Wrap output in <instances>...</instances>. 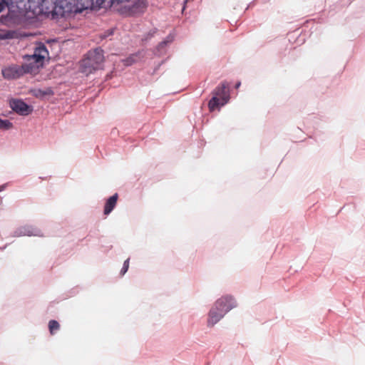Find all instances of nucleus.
I'll return each instance as SVG.
<instances>
[{
    "label": "nucleus",
    "instance_id": "1",
    "mask_svg": "<svg viewBox=\"0 0 365 365\" xmlns=\"http://www.w3.org/2000/svg\"><path fill=\"white\" fill-rule=\"evenodd\" d=\"M51 4L52 10L48 11V7H46L45 12H51L53 16L65 17L70 14H79L84 11L78 0H58L56 2L51 1Z\"/></svg>",
    "mask_w": 365,
    "mask_h": 365
},
{
    "label": "nucleus",
    "instance_id": "2",
    "mask_svg": "<svg viewBox=\"0 0 365 365\" xmlns=\"http://www.w3.org/2000/svg\"><path fill=\"white\" fill-rule=\"evenodd\" d=\"M103 61V50L101 48L98 47L89 51L86 54V58L82 61V71L87 73H92L101 68Z\"/></svg>",
    "mask_w": 365,
    "mask_h": 365
},
{
    "label": "nucleus",
    "instance_id": "3",
    "mask_svg": "<svg viewBox=\"0 0 365 365\" xmlns=\"http://www.w3.org/2000/svg\"><path fill=\"white\" fill-rule=\"evenodd\" d=\"M217 307L225 314L238 305L236 299L230 294H225L215 301Z\"/></svg>",
    "mask_w": 365,
    "mask_h": 365
},
{
    "label": "nucleus",
    "instance_id": "4",
    "mask_svg": "<svg viewBox=\"0 0 365 365\" xmlns=\"http://www.w3.org/2000/svg\"><path fill=\"white\" fill-rule=\"evenodd\" d=\"M10 108L17 114L20 115H28L33 109L21 99H11L9 101Z\"/></svg>",
    "mask_w": 365,
    "mask_h": 365
},
{
    "label": "nucleus",
    "instance_id": "5",
    "mask_svg": "<svg viewBox=\"0 0 365 365\" xmlns=\"http://www.w3.org/2000/svg\"><path fill=\"white\" fill-rule=\"evenodd\" d=\"M225 314L219 309L216 302L214 303L207 314V327H213L217 324L224 317Z\"/></svg>",
    "mask_w": 365,
    "mask_h": 365
},
{
    "label": "nucleus",
    "instance_id": "6",
    "mask_svg": "<svg viewBox=\"0 0 365 365\" xmlns=\"http://www.w3.org/2000/svg\"><path fill=\"white\" fill-rule=\"evenodd\" d=\"M41 231L32 225H24L17 227L12 233L14 237L22 236H42Z\"/></svg>",
    "mask_w": 365,
    "mask_h": 365
},
{
    "label": "nucleus",
    "instance_id": "7",
    "mask_svg": "<svg viewBox=\"0 0 365 365\" xmlns=\"http://www.w3.org/2000/svg\"><path fill=\"white\" fill-rule=\"evenodd\" d=\"M7 8L9 11H14L15 8H17L19 10H30L31 6L29 5L27 6L26 3H24L23 1L20 2H17L15 4L14 0H0V14Z\"/></svg>",
    "mask_w": 365,
    "mask_h": 365
},
{
    "label": "nucleus",
    "instance_id": "8",
    "mask_svg": "<svg viewBox=\"0 0 365 365\" xmlns=\"http://www.w3.org/2000/svg\"><path fill=\"white\" fill-rule=\"evenodd\" d=\"M228 83L225 81L221 83L220 86L216 87V88L213 91L212 93L214 96L221 99V106H225L227 104L230 100V93L227 90Z\"/></svg>",
    "mask_w": 365,
    "mask_h": 365
},
{
    "label": "nucleus",
    "instance_id": "9",
    "mask_svg": "<svg viewBox=\"0 0 365 365\" xmlns=\"http://www.w3.org/2000/svg\"><path fill=\"white\" fill-rule=\"evenodd\" d=\"M2 74L5 78L16 79L25 74L21 66L12 65L2 70Z\"/></svg>",
    "mask_w": 365,
    "mask_h": 365
},
{
    "label": "nucleus",
    "instance_id": "10",
    "mask_svg": "<svg viewBox=\"0 0 365 365\" xmlns=\"http://www.w3.org/2000/svg\"><path fill=\"white\" fill-rule=\"evenodd\" d=\"M106 0H78L83 9H98L103 6Z\"/></svg>",
    "mask_w": 365,
    "mask_h": 365
},
{
    "label": "nucleus",
    "instance_id": "11",
    "mask_svg": "<svg viewBox=\"0 0 365 365\" xmlns=\"http://www.w3.org/2000/svg\"><path fill=\"white\" fill-rule=\"evenodd\" d=\"M118 195L117 193L110 196L106 202L103 212L106 215H109L115 208Z\"/></svg>",
    "mask_w": 365,
    "mask_h": 365
},
{
    "label": "nucleus",
    "instance_id": "12",
    "mask_svg": "<svg viewBox=\"0 0 365 365\" xmlns=\"http://www.w3.org/2000/svg\"><path fill=\"white\" fill-rule=\"evenodd\" d=\"M23 71H25V74L26 73H38L39 66L34 63V62L31 61H26L24 63L21 65Z\"/></svg>",
    "mask_w": 365,
    "mask_h": 365
},
{
    "label": "nucleus",
    "instance_id": "13",
    "mask_svg": "<svg viewBox=\"0 0 365 365\" xmlns=\"http://www.w3.org/2000/svg\"><path fill=\"white\" fill-rule=\"evenodd\" d=\"M25 61H31L37 64L39 67L43 66L44 56L36 54L34 52L32 55H26L24 57Z\"/></svg>",
    "mask_w": 365,
    "mask_h": 365
},
{
    "label": "nucleus",
    "instance_id": "14",
    "mask_svg": "<svg viewBox=\"0 0 365 365\" xmlns=\"http://www.w3.org/2000/svg\"><path fill=\"white\" fill-rule=\"evenodd\" d=\"M33 93L36 98H42L45 96H53V91L51 87H48L45 89H35L34 90Z\"/></svg>",
    "mask_w": 365,
    "mask_h": 365
},
{
    "label": "nucleus",
    "instance_id": "15",
    "mask_svg": "<svg viewBox=\"0 0 365 365\" xmlns=\"http://www.w3.org/2000/svg\"><path fill=\"white\" fill-rule=\"evenodd\" d=\"M221 106V99L216 96H212V98L209 101L208 107L210 111H213L216 108Z\"/></svg>",
    "mask_w": 365,
    "mask_h": 365
},
{
    "label": "nucleus",
    "instance_id": "16",
    "mask_svg": "<svg viewBox=\"0 0 365 365\" xmlns=\"http://www.w3.org/2000/svg\"><path fill=\"white\" fill-rule=\"evenodd\" d=\"M34 53L40 56H44V58L48 54V51L47 50L46 46L42 43H40L38 46L36 47Z\"/></svg>",
    "mask_w": 365,
    "mask_h": 365
},
{
    "label": "nucleus",
    "instance_id": "17",
    "mask_svg": "<svg viewBox=\"0 0 365 365\" xmlns=\"http://www.w3.org/2000/svg\"><path fill=\"white\" fill-rule=\"evenodd\" d=\"M48 329L51 334H54L55 332L60 329L59 323L54 319L50 320L48 322Z\"/></svg>",
    "mask_w": 365,
    "mask_h": 365
},
{
    "label": "nucleus",
    "instance_id": "18",
    "mask_svg": "<svg viewBox=\"0 0 365 365\" xmlns=\"http://www.w3.org/2000/svg\"><path fill=\"white\" fill-rule=\"evenodd\" d=\"M12 123L7 119H1L0 118V129L2 130H9L12 128Z\"/></svg>",
    "mask_w": 365,
    "mask_h": 365
},
{
    "label": "nucleus",
    "instance_id": "19",
    "mask_svg": "<svg viewBox=\"0 0 365 365\" xmlns=\"http://www.w3.org/2000/svg\"><path fill=\"white\" fill-rule=\"evenodd\" d=\"M14 36V34L11 31H6L3 33H0V40L11 39Z\"/></svg>",
    "mask_w": 365,
    "mask_h": 365
},
{
    "label": "nucleus",
    "instance_id": "20",
    "mask_svg": "<svg viewBox=\"0 0 365 365\" xmlns=\"http://www.w3.org/2000/svg\"><path fill=\"white\" fill-rule=\"evenodd\" d=\"M138 56V54L137 53H134V54H132L130 55L128 58H127L125 61H124V63L125 66H130L132 65L134 62H135V58Z\"/></svg>",
    "mask_w": 365,
    "mask_h": 365
},
{
    "label": "nucleus",
    "instance_id": "21",
    "mask_svg": "<svg viewBox=\"0 0 365 365\" xmlns=\"http://www.w3.org/2000/svg\"><path fill=\"white\" fill-rule=\"evenodd\" d=\"M114 30L113 29H108L100 35L101 38H106L113 34Z\"/></svg>",
    "mask_w": 365,
    "mask_h": 365
},
{
    "label": "nucleus",
    "instance_id": "22",
    "mask_svg": "<svg viewBox=\"0 0 365 365\" xmlns=\"http://www.w3.org/2000/svg\"><path fill=\"white\" fill-rule=\"evenodd\" d=\"M128 267H129V259H127L123 263V267L120 270V274L124 275L127 272Z\"/></svg>",
    "mask_w": 365,
    "mask_h": 365
},
{
    "label": "nucleus",
    "instance_id": "23",
    "mask_svg": "<svg viewBox=\"0 0 365 365\" xmlns=\"http://www.w3.org/2000/svg\"><path fill=\"white\" fill-rule=\"evenodd\" d=\"M167 45L168 44H167L166 41H165V40L161 41L157 46V52L161 53L162 50H163L165 48V46H167Z\"/></svg>",
    "mask_w": 365,
    "mask_h": 365
},
{
    "label": "nucleus",
    "instance_id": "24",
    "mask_svg": "<svg viewBox=\"0 0 365 365\" xmlns=\"http://www.w3.org/2000/svg\"><path fill=\"white\" fill-rule=\"evenodd\" d=\"M174 40V36L172 34H169L166 38L165 39V41H166L167 44L171 43Z\"/></svg>",
    "mask_w": 365,
    "mask_h": 365
},
{
    "label": "nucleus",
    "instance_id": "25",
    "mask_svg": "<svg viewBox=\"0 0 365 365\" xmlns=\"http://www.w3.org/2000/svg\"><path fill=\"white\" fill-rule=\"evenodd\" d=\"M155 33V31H150L148 34V37L146 38V39H148V38H150L152 37L154 34Z\"/></svg>",
    "mask_w": 365,
    "mask_h": 365
},
{
    "label": "nucleus",
    "instance_id": "26",
    "mask_svg": "<svg viewBox=\"0 0 365 365\" xmlns=\"http://www.w3.org/2000/svg\"><path fill=\"white\" fill-rule=\"evenodd\" d=\"M240 86H241V82H240V81H238V82H237V83H236V84H235V88L236 89H237V88H240Z\"/></svg>",
    "mask_w": 365,
    "mask_h": 365
},
{
    "label": "nucleus",
    "instance_id": "27",
    "mask_svg": "<svg viewBox=\"0 0 365 365\" xmlns=\"http://www.w3.org/2000/svg\"><path fill=\"white\" fill-rule=\"evenodd\" d=\"M4 188V185L0 186V192L2 191Z\"/></svg>",
    "mask_w": 365,
    "mask_h": 365
},
{
    "label": "nucleus",
    "instance_id": "28",
    "mask_svg": "<svg viewBox=\"0 0 365 365\" xmlns=\"http://www.w3.org/2000/svg\"><path fill=\"white\" fill-rule=\"evenodd\" d=\"M41 7H42V10H43V4H41Z\"/></svg>",
    "mask_w": 365,
    "mask_h": 365
},
{
    "label": "nucleus",
    "instance_id": "29",
    "mask_svg": "<svg viewBox=\"0 0 365 365\" xmlns=\"http://www.w3.org/2000/svg\"><path fill=\"white\" fill-rule=\"evenodd\" d=\"M29 0H27V3H29Z\"/></svg>",
    "mask_w": 365,
    "mask_h": 365
}]
</instances>
